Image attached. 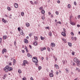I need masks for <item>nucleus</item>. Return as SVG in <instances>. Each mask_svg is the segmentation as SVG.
Here are the masks:
<instances>
[{"mask_svg":"<svg viewBox=\"0 0 80 80\" xmlns=\"http://www.w3.org/2000/svg\"><path fill=\"white\" fill-rule=\"evenodd\" d=\"M40 50L41 51H43L44 50H46V48L45 47H42L40 49Z\"/></svg>","mask_w":80,"mask_h":80,"instance_id":"5","label":"nucleus"},{"mask_svg":"<svg viewBox=\"0 0 80 80\" xmlns=\"http://www.w3.org/2000/svg\"><path fill=\"white\" fill-rule=\"evenodd\" d=\"M14 7L15 8H18V4L17 3H15L14 4Z\"/></svg>","mask_w":80,"mask_h":80,"instance_id":"14","label":"nucleus"},{"mask_svg":"<svg viewBox=\"0 0 80 80\" xmlns=\"http://www.w3.org/2000/svg\"><path fill=\"white\" fill-rule=\"evenodd\" d=\"M7 38V35H4L3 36V39L4 40H5L6 38Z\"/></svg>","mask_w":80,"mask_h":80,"instance_id":"15","label":"nucleus"},{"mask_svg":"<svg viewBox=\"0 0 80 80\" xmlns=\"http://www.w3.org/2000/svg\"><path fill=\"white\" fill-rule=\"evenodd\" d=\"M46 28H47V29H49V27H46Z\"/></svg>","mask_w":80,"mask_h":80,"instance_id":"61","label":"nucleus"},{"mask_svg":"<svg viewBox=\"0 0 80 80\" xmlns=\"http://www.w3.org/2000/svg\"><path fill=\"white\" fill-rule=\"evenodd\" d=\"M56 15H58V12H56Z\"/></svg>","mask_w":80,"mask_h":80,"instance_id":"58","label":"nucleus"},{"mask_svg":"<svg viewBox=\"0 0 80 80\" xmlns=\"http://www.w3.org/2000/svg\"><path fill=\"white\" fill-rule=\"evenodd\" d=\"M25 50H27V49H28L27 47V46H25Z\"/></svg>","mask_w":80,"mask_h":80,"instance_id":"54","label":"nucleus"},{"mask_svg":"<svg viewBox=\"0 0 80 80\" xmlns=\"http://www.w3.org/2000/svg\"><path fill=\"white\" fill-rule=\"evenodd\" d=\"M57 3H60V1L58 0L57 1Z\"/></svg>","mask_w":80,"mask_h":80,"instance_id":"55","label":"nucleus"},{"mask_svg":"<svg viewBox=\"0 0 80 80\" xmlns=\"http://www.w3.org/2000/svg\"><path fill=\"white\" fill-rule=\"evenodd\" d=\"M18 31H20V30H21V28L20 27H18Z\"/></svg>","mask_w":80,"mask_h":80,"instance_id":"39","label":"nucleus"},{"mask_svg":"<svg viewBox=\"0 0 80 80\" xmlns=\"http://www.w3.org/2000/svg\"><path fill=\"white\" fill-rule=\"evenodd\" d=\"M51 45L52 47H53L55 46V43H51Z\"/></svg>","mask_w":80,"mask_h":80,"instance_id":"9","label":"nucleus"},{"mask_svg":"<svg viewBox=\"0 0 80 80\" xmlns=\"http://www.w3.org/2000/svg\"><path fill=\"white\" fill-rule=\"evenodd\" d=\"M14 45L15 46H16V41L14 42Z\"/></svg>","mask_w":80,"mask_h":80,"instance_id":"51","label":"nucleus"},{"mask_svg":"<svg viewBox=\"0 0 80 80\" xmlns=\"http://www.w3.org/2000/svg\"><path fill=\"white\" fill-rule=\"evenodd\" d=\"M33 78L32 77L31 78V80H33Z\"/></svg>","mask_w":80,"mask_h":80,"instance_id":"62","label":"nucleus"},{"mask_svg":"<svg viewBox=\"0 0 80 80\" xmlns=\"http://www.w3.org/2000/svg\"><path fill=\"white\" fill-rule=\"evenodd\" d=\"M6 77H7V74H5L3 76L2 78L3 79H5V78H6Z\"/></svg>","mask_w":80,"mask_h":80,"instance_id":"18","label":"nucleus"},{"mask_svg":"<svg viewBox=\"0 0 80 80\" xmlns=\"http://www.w3.org/2000/svg\"><path fill=\"white\" fill-rule=\"evenodd\" d=\"M72 55H75V52H72Z\"/></svg>","mask_w":80,"mask_h":80,"instance_id":"37","label":"nucleus"},{"mask_svg":"<svg viewBox=\"0 0 80 80\" xmlns=\"http://www.w3.org/2000/svg\"><path fill=\"white\" fill-rule=\"evenodd\" d=\"M2 39L0 38V43H2Z\"/></svg>","mask_w":80,"mask_h":80,"instance_id":"45","label":"nucleus"},{"mask_svg":"<svg viewBox=\"0 0 80 80\" xmlns=\"http://www.w3.org/2000/svg\"><path fill=\"white\" fill-rule=\"evenodd\" d=\"M70 7H71V5H70V4H68V8H70Z\"/></svg>","mask_w":80,"mask_h":80,"instance_id":"28","label":"nucleus"},{"mask_svg":"<svg viewBox=\"0 0 80 80\" xmlns=\"http://www.w3.org/2000/svg\"><path fill=\"white\" fill-rule=\"evenodd\" d=\"M2 22H4V23H5L7 22V21H6V20H5V19H4V18H2Z\"/></svg>","mask_w":80,"mask_h":80,"instance_id":"10","label":"nucleus"},{"mask_svg":"<svg viewBox=\"0 0 80 80\" xmlns=\"http://www.w3.org/2000/svg\"><path fill=\"white\" fill-rule=\"evenodd\" d=\"M70 24H71V25H75V23L72 22H70Z\"/></svg>","mask_w":80,"mask_h":80,"instance_id":"19","label":"nucleus"},{"mask_svg":"<svg viewBox=\"0 0 80 80\" xmlns=\"http://www.w3.org/2000/svg\"><path fill=\"white\" fill-rule=\"evenodd\" d=\"M62 62L63 64H65V61H63Z\"/></svg>","mask_w":80,"mask_h":80,"instance_id":"53","label":"nucleus"},{"mask_svg":"<svg viewBox=\"0 0 80 80\" xmlns=\"http://www.w3.org/2000/svg\"><path fill=\"white\" fill-rule=\"evenodd\" d=\"M27 56L28 57H30V58H32V56H31V55H30V53H28Z\"/></svg>","mask_w":80,"mask_h":80,"instance_id":"12","label":"nucleus"},{"mask_svg":"<svg viewBox=\"0 0 80 80\" xmlns=\"http://www.w3.org/2000/svg\"><path fill=\"white\" fill-rule=\"evenodd\" d=\"M71 38L72 40H77V37H72Z\"/></svg>","mask_w":80,"mask_h":80,"instance_id":"7","label":"nucleus"},{"mask_svg":"<svg viewBox=\"0 0 80 80\" xmlns=\"http://www.w3.org/2000/svg\"><path fill=\"white\" fill-rule=\"evenodd\" d=\"M70 19H71V18H72V16H70Z\"/></svg>","mask_w":80,"mask_h":80,"instance_id":"63","label":"nucleus"},{"mask_svg":"<svg viewBox=\"0 0 80 80\" xmlns=\"http://www.w3.org/2000/svg\"><path fill=\"white\" fill-rule=\"evenodd\" d=\"M74 5H77V2H74Z\"/></svg>","mask_w":80,"mask_h":80,"instance_id":"44","label":"nucleus"},{"mask_svg":"<svg viewBox=\"0 0 80 80\" xmlns=\"http://www.w3.org/2000/svg\"><path fill=\"white\" fill-rule=\"evenodd\" d=\"M41 18H42V20H44V19L45 18L44 17H43V16Z\"/></svg>","mask_w":80,"mask_h":80,"instance_id":"42","label":"nucleus"},{"mask_svg":"<svg viewBox=\"0 0 80 80\" xmlns=\"http://www.w3.org/2000/svg\"><path fill=\"white\" fill-rule=\"evenodd\" d=\"M65 70H66L67 72H68V69H67V68H66L65 69Z\"/></svg>","mask_w":80,"mask_h":80,"instance_id":"57","label":"nucleus"},{"mask_svg":"<svg viewBox=\"0 0 80 80\" xmlns=\"http://www.w3.org/2000/svg\"><path fill=\"white\" fill-rule=\"evenodd\" d=\"M38 2L37 1H35L34 2V4L35 5H37V4Z\"/></svg>","mask_w":80,"mask_h":80,"instance_id":"41","label":"nucleus"},{"mask_svg":"<svg viewBox=\"0 0 80 80\" xmlns=\"http://www.w3.org/2000/svg\"><path fill=\"white\" fill-rule=\"evenodd\" d=\"M57 23H59V24H62V22H60V21H59L58 22H57Z\"/></svg>","mask_w":80,"mask_h":80,"instance_id":"46","label":"nucleus"},{"mask_svg":"<svg viewBox=\"0 0 80 80\" xmlns=\"http://www.w3.org/2000/svg\"><path fill=\"white\" fill-rule=\"evenodd\" d=\"M38 68L39 69V70H40L41 69H42V67L41 66H39L38 67Z\"/></svg>","mask_w":80,"mask_h":80,"instance_id":"33","label":"nucleus"},{"mask_svg":"<svg viewBox=\"0 0 80 80\" xmlns=\"http://www.w3.org/2000/svg\"><path fill=\"white\" fill-rule=\"evenodd\" d=\"M22 16H23V15H24V12H22L21 13Z\"/></svg>","mask_w":80,"mask_h":80,"instance_id":"32","label":"nucleus"},{"mask_svg":"<svg viewBox=\"0 0 80 80\" xmlns=\"http://www.w3.org/2000/svg\"><path fill=\"white\" fill-rule=\"evenodd\" d=\"M48 14L49 15H50L51 14V12H49Z\"/></svg>","mask_w":80,"mask_h":80,"instance_id":"64","label":"nucleus"},{"mask_svg":"<svg viewBox=\"0 0 80 80\" xmlns=\"http://www.w3.org/2000/svg\"><path fill=\"white\" fill-rule=\"evenodd\" d=\"M30 2L31 3V4H32V5H34V4L33 3V2H32V1H31Z\"/></svg>","mask_w":80,"mask_h":80,"instance_id":"43","label":"nucleus"},{"mask_svg":"<svg viewBox=\"0 0 80 80\" xmlns=\"http://www.w3.org/2000/svg\"><path fill=\"white\" fill-rule=\"evenodd\" d=\"M26 52L27 53H28V49H26Z\"/></svg>","mask_w":80,"mask_h":80,"instance_id":"56","label":"nucleus"},{"mask_svg":"<svg viewBox=\"0 0 80 80\" xmlns=\"http://www.w3.org/2000/svg\"><path fill=\"white\" fill-rule=\"evenodd\" d=\"M54 66L55 67H56L57 69H58V65L57 64H55Z\"/></svg>","mask_w":80,"mask_h":80,"instance_id":"21","label":"nucleus"},{"mask_svg":"<svg viewBox=\"0 0 80 80\" xmlns=\"http://www.w3.org/2000/svg\"><path fill=\"white\" fill-rule=\"evenodd\" d=\"M47 50L49 52L50 51V48H48Z\"/></svg>","mask_w":80,"mask_h":80,"instance_id":"38","label":"nucleus"},{"mask_svg":"<svg viewBox=\"0 0 80 80\" xmlns=\"http://www.w3.org/2000/svg\"><path fill=\"white\" fill-rule=\"evenodd\" d=\"M68 44L69 47H72V44L70 42H68Z\"/></svg>","mask_w":80,"mask_h":80,"instance_id":"23","label":"nucleus"},{"mask_svg":"<svg viewBox=\"0 0 80 80\" xmlns=\"http://www.w3.org/2000/svg\"><path fill=\"white\" fill-rule=\"evenodd\" d=\"M51 17L52 18H53V14L51 15Z\"/></svg>","mask_w":80,"mask_h":80,"instance_id":"52","label":"nucleus"},{"mask_svg":"<svg viewBox=\"0 0 80 80\" xmlns=\"http://www.w3.org/2000/svg\"><path fill=\"white\" fill-rule=\"evenodd\" d=\"M12 14H10V16L9 17V18H11V19H12Z\"/></svg>","mask_w":80,"mask_h":80,"instance_id":"36","label":"nucleus"},{"mask_svg":"<svg viewBox=\"0 0 80 80\" xmlns=\"http://www.w3.org/2000/svg\"><path fill=\"white\" fill-rule=\"evenodd\" d=\"M49 76L50 77H53V74L52 73H50L49 74Z\"/></svg>","mask_w":80,"mask_h":80,"instance_id":"20","label":"nucleus"},{"mask_svg":"<svg viewBox=\"0 0 80 80\" xmlns=\"http://www.w3.org/2000/svg\"><path fill=\"white\" fill-rule=\"evenodd\" d=\"M62 35H63V37H65L66 36V33L65 32H62L61 33Z\"/></svg>","mask_w":80,"mask_h":80,"instance_id":"4","label":"nucleus"},{"mask_svg":"<svg viewBox=\"0 0 80 80\" xmlns=\"http://www.w3.org/2000/svg\"><path fill=\"white\" fill-rule=\"evenodd\" d=\"M24 43H28V40L27 39H25L24 40Z\"/></svg>","mask_w":80,"mask_h":80,"instance_id":"8","label":"nucleus"},{"mask_svg":"<svg viewBox=\"0 0 80 80\" xmlns=\"http://www.w3.org/2000/svg\"><path fill=\"white\" fill-rule=\"evenodd\" d=\"M5 51H7V50L5 49H3V50H2V54H3V53H4V52H5Z\"/></svg>","mask_w":80,"mask_h":80,"instance_id":"24","label":"nucleus"},{"mask_svg":"<svg viewBox=\"0 0 80 80\" xmlns=\"http://www.w3.org/2000/svg\"><path fill=\"white\" fill-rule=\"evenodd\" d=\"M79 60L77 58H75L74 59V61L75 62H77V61H78Z\"/></svg>","mask_w":80,"mask_h":80,"instance_id":"6","label":"nucleus"},{"mask_svg":"<svg viewBox=\"0 0 80 80\" xmlns=\"http://www.w3.org/2000/svg\"><path fill=\"white\" fill-rule=\"evenodd\" d=\"M27 61L26 60H24L23 61V63H27V64H28V63H27Z\"/></svg>","mask_w":80,"mask_h":80,"instance_id":"27","label":"nucleus"},{"mask_svg":"<svg viewBox=\"0 0 80 80\" xmlns=\"http://www.w3.org/2000/svg\"><path fill=\"white\" fill-rule=\"evenodd\" d=\"M77 27H80V25L78 24V25H77Z\"/></svg>","mask_w":80,"mask_h":80,"instance_id":"60","label":"nucleus"},{"mask_svg":"<svg viewBox=\"0 0 80 80\" xmlns=\"http://www.w3.org/2000/svg\"><path fill=\"white\" fill-rule=\"evenodd\" d=\"M40 38L42 40H43L45 39V38L42 37V36L40 37Z\"/></svg>","mask_w":80,"mask_h":80,"instance_id":"22","label":"nucleus"},{"mask_svg":"<svg viewBox=\"0 0 80 80\" xmlns=\"http://www.w3.org/2000/svg\"><path fill=\"white\" fill-rule=\"evenodd\" d=\"M12 70H13L12 68L9 67L7 70L8 71H8H12Z\"/></svg>","mask_w":80,"mask_h":80,"instance_id":"3","label":"nucleus"},{"mask_svg":"<svg viewBox=\"0 0 80 80\" xmlns=\"http://www.w3.org/2000/svg\"><path fill=\"white\" fill-rule=\"evenodd\" d=\"M18 73H22V71L20 69H19L18 70Z\"/></svg>","mask_w":80,"mask_h":80,"instance_id":"30","label":"nucleus"},{"mask_svg":"<svg viewBox=\"0 0 80 80\" xmlns=\"http://www.w3.org/2000/svg\"><path fill=\"white\" fill-rule=\"evenodd\" d=\"M29 37H32V33H30L29 34Z\"/></svg>","mask_w":80,"mask_h":80,"instance_id":"40","label":"nucleus"},{"mask_svg":"<svg viewBox=\"0 0 80 80\" xmlns=\"http://www.w3.org/2000/svg\"><path fill=\"white\" fill-rule=\"evenodd\" d=\"M76 63H77V66H79L80 65V61H79V60L77 61V62H76Z\"/></svg>","mask_w":80,"mask_h":80,"instance_id":"11","label":"nucleus"},{"mask_svg":"<svg viewBox=\"0 0 80 80\" xmlns=\"http://www.w3.org/2000/svg\"><path fill=\"white\" fill-rule=\"evenodd\" d=\"M63 41H64V42H66V39H62Z\"/></svg>","mask_w":80,"mask_h":80,"instance_id":"47","label":"nucleus"},{"mask_svg":"<svg viewBox=\"0 0 80 80\" xmlns=\"http://www.w3.org/2000/svg\"><path fill=\"white\" fill-rule=\"evenodd\" d=\"M48 35L49 36H50V37H51V36L52 35V32H50L49 33Z\"/></svg>","mask_w":80,"mask_h":80,"instance_id":"25","label":"nucleus"},{"mask_svg":"<svg viewBox=\"0 0 80 80\" xmlns=\"http://www.w3.org/2000/svg\"><path fill=\"white\" fill-rule=\"evenodd\" d=\"M26 26L27 27H28L30 26V24L28 22H27L26 23Z\"/></svg>","mask_w":80,"mask_h":80,"instance_id":"13","label":"nucleus"},{"mask_svg":"<svg viewBox=\"0 0 80 80\" xmlns=\"http://www.w3.org/2000/svg\"><path fill=\"white\" fill-rule=\"evenodd\" d=\"M78 19H80V15H78Z\"/></svg>","mask_w":80,"mask_h":80,"instance_id":"49","label":"nucleus"},{"mask_svg":"<svg viewBox=\"0 0 80 80\" xmlns=\"http://www.w3.org/2000/svg\"><path fill=\"white\" fill-rule=\"evenodd\" d=\"M33 45H35V46L37 45V41H35L33 43Z\"/></svg>","mask_w":80,"mask_h":80,"instance_id":"16","label":"nucleus"},{"mask_svg":"<svg viewBox=\"0 0 80 80\" xmlns=\"http://www.w3.org/2000/svg\"><path fill=\"white\" fill-rule=\"evenodd\" d=\"M41 12L42 14H44V13H45V11L42 10L41 11Z\"/></svg>","mask_w":80,"mask_h":80,"instance_id":"29","label":"nucleus"},{"mask_svg":"<svg viewBox=\"0 0 80 80\" xmlns=\"http://www.w3.org/2000/svg\"><path fill=\"white\" fill-rule=\"evenodd\" d=\"M7 9H8V10H11V9H10V8L9 7H7Z\"/></svg>","mask_w":80,"mask_h":80,"instance_id":"35","label":"nucleus"},{"mask_svg":"<svg viewBox=\"0 0 80 80\" xmlns=\"http://www.w3.org/2000/svg\"><path fill=\"white\" fill-rule=\"evenodd\" d=\"M34 38L35 39V40H37L38 39V38H37V37L35 36L34 37Z\"/></svg>","mask_w":80,"mask_h":80,"instance_id":"26","label":"nucleus"},{"mask_svg":"<svg viewBox=\"0 0 80 80\" xmlns=\"http://www.w3.org/2000/svg\"><path fill=\"white\" fill-rule=\"evenodd\" d=\"M71 34L72 35H74V33H73V32H71Z\"/></svg>","mask_w":80,"mask_h":80,"instance_id":"50","label":"nucleus"},{"mask_svg":"<svg viewBox=\"0 0 80 80\" xmlns=\"http://www.w3.org/2000/svg\"><path fill=\"white\" fill-rule=\"evenodd\" d=\"M13 63H15L16 62H15V59H14L13 61Z\"/></svg>","mask_w":80,"mask_h":80,"instance_id":"34","label":"nucleus"},{"mask_svg":"<svg viewBox=\"0 0 80 80\" xmlns=\"http://www.w3.org/2000/svg\"><path fill=\"white\" fill-rule=\"evenodd\" d=\"M19 31H20V32L21 35H23V30H22V29H21V30H20Z\"/></svg>","mask_w":80,"mask_h":80,"instance_id":"17","label":"nucleus"},{"mask_svg":"<svg viewBox=\"0 0 80 80\" xmlns=\"http://www.w3.org/2000/svg\"><path fill=\"white\" fill-rule=\"evenodd\" d=\"M32 62H34V63H38V59H37V57H33L32 58Z\"/></svg>","mask_w":80,"mask_h":80,"instance_id":"1","label":"nucleus"},{"mask_svg":"<svg viewBox=\"0 0 80 80\" xmlns=\"http://www.w3.org/2000/svg\"><path fill=\"white\" fill-rule=\"evenodd\" d=\"M9 68V66H7L5 68H4V71H5V72H8V71L7 70Z\"/></svg>","mask_w":80,"mask_h":80,"instance_id":"2","label":"nucleus"},{"mask_svg":"<svg viewBox=\"0 0 80 80\" xmlns=\"http://www.w3.org/2000/svg\"><path fill=\"white\" fill-rule=\"evenodd\" d=\"M39 10H43V8L42 7H41L39 8Z\"/></svg>","mask_w":80,"mask_h":80,"instance_id":"31","label":"nucleus"},{"mask_svg":"<svg viewBox=\"0 0 80 80\" xmlns=\"http://www.w3.org/2000/svg\"><path fill=\"white\" fill-rule=\"evenodd\" d=\"M63 31L64 32H66V29H65L63 28Z\"/></svg>","mask_w":80,"mask_h":80,"instance_id":"48","label":"nucleus"},{"mask_svg":"<svg viewBox=\"0 0 80 80\" xmlns=\"http://www.w3.org/2000/svg\"><path fill=\"white\" fill-rule=\"evenodd\" d=\"M22 53H25V51H24V50H22Z\"/></svg>","mask_w":80,"mask_h":80,"instance_id":"59","label":"nucleus"}]
</instances>
